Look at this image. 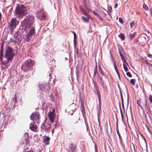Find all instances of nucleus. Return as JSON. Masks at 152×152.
Returning <instances> with one entry per match:
<instances>
[{
    "mask_svg": "<svg viewBox=\"0 0 152 152\" xmlns=\"http://www.w3.org/2000/svg\"><path fill=\"white\" fill-rule=\"evenodd\" d=\"M34 17L32 15L29 16L28 19H25L22 22L23 27L25 29H29V32L27 37V41L31 39L32 37L35 35V29L33 23Z\"/></svg>",
    "mask_w": 152,
    "mask_h": 152,
    "instance_id": "obj_1",
    "label": "nucleus"
},
{
    "mask_svg": "<svg viewBox=\"0 0 152 152\" xmlns=\"http://www.w3.org/2000/svg\"><path fill=\"white\" fill-rule=\"evenodd\" d=\"M15 55L12 49L8 46L6 49L5 54L3 58L1 59V63L3 64L8 63L9 61H11Z\"/></svg>",
    "mask_w": 152,
    "mask_h": 152,
    "instance_id": "obj_2",
    "label": "nucleus"
},
{
    "mask_svg": "<svg viewBox=\"0 0 152 152\" xmlns=\"http://www.w3.org/2000/svg\"><path fill=\"white\" fill-rule=\"evenodd\" d=\"M15 14L18 17H22L28 13L27 7L23 5H18L15 10Z\"/></svg>",
    "mask_w": 152,
    "mask_h": 152,
    "instance_id": "obj_3",
    "label": "nucleus"
},
{
    "mask_svg": "<svg viewBox=\"0 0 152 152\" xmlns=\"http://www.w3.org/2000/svg\"><path fill=\"white\" fill-rule=\"evenodd\" d=\"M137 103L138 105L142 109H143L142 106L144 107L147 113L148 114L150 113V107L149 106L147 105L145 99H144L141 100L139 99L137 101Z\"/></svg>",
    "mask_w": 152,
    "mask_h": 152,
    "instance_id": "obj_4",
    "label": "nucleus"
},
{
    "mask_svg": "<svg viewBox=\"0 0 152 152\" xmlns=\"http://www.w3.org/2000/svg\"><path fill=\"white\" fill-rule=\"evenodd\" d=\"M31 119L34 122L39 123V114L38 113L34 112L31 114Z\"/></svg>",
    "mask_w": 152,
    "mask_h": 152,
    "instance_id": "obj_5",
    "label": "nucleus"
},
{
    "mask_svg": "<svg viewBox=\"0 0 152 152\" xmlns=\"http://www.w3.org/2000/svg\"><path fill=\"white\" fill-rule=\"evenodd\" d=\"M16 20V19L15 18H12V19L10 26L12 31L14 30V28H15V26L18 24Z\"/></svg>",
    "mask_w": 152,
    "mask_h": 152,
    "instance_id": "obj_6",
    "label": "nucleus"
},
{
    "mask_svg": "<svg viewBox=\"0 0 152 152\" xmlns=\"http://www.w3.org/2000/svg\"><path fill=\"white\" fill-rule=\"evenodd\" d=\"M55 116V110L53 109L52 111L50 112L49 115V119L50 121L52 123H53L54 122V120Z\"/></svg>",
    "mask_w": 152,
    "mask_h": 152,
    "instance_id": "obj_7",
    "label": "nucleus"
},
{
    "mask_svg": "<svg viewBox=\"0 0 152 152\" xmlns=\"http://www.w3.org/2000/svg\"><path fill=\"white\" fill-rule=\"evenodd\" d=\"M48 85L47 84H44L42 83L39 84V88L41 91V92H46L47 89H48Z\"/></svg>",
    "mask_w": 152,
    "mask_h": 152,
    "instance_id": "obj_8",
    "label": "nucleus"
},
{
    "mask_svg": "<svg viewBox=\"0 0 152 152\" xmlns=\"http://www.w3.org/2000/svg\"><path fill=\"white\" fill-rule=\"evenodd\" d=\"M38 126V123L34 122V124L31 123L30 126V129L33 131H36Z\"/></svg>",
    "mask_w": 152,
    "mask_h": 152,
    "instance_id": "obj_9",
    "label": "nucleus"
},
{
    "mask_svg": "<svg viewBox=\"0 0 152 152\" xmlns=\"http://www.w3.org/2000/svg\"><path fill=\"white\" fill-rule=\"evenodd\" d=\"M29 62H27L24 63L22 65L21 69L24 72H26L28 70H29V69L31 68L30 67L28 66L27 65V63H29Z\"/></svg>",
    "mask_w": 152,
    "mask_h": 152,
    "instance_id": "obj_10",
    "label": "nucleus"
},
{
    "mask_svg": "<svg viewBox=\"0 0 152 152\" xmlns=\"http://www.w3.org/2000/svg\"><path fill=\"white\" fill-rule=\"evenodd\" d=\"M27 62H29V63H27V65L30 68H31V67L33 66L35 64V62L34 61L30 59L27 60L25 62L26 63Z\"/></svg>",
    "mask_w": 152,
    "mask_h": 152,
    "instance_id": "obj_11",
    "label": "nucleus"
},
{
    "mask_svg": "<svg viewBox=\"0 0 152 152\" xmlns=\"http://www.w3.org/2000/svg\"><path fill=\"white\" fill-rule=\"evenodd\" d=\"M76 148L75 146L73 144H71L69 147V152H75Z\"/></svg>",
    "mask_w": 152,
    "mask_h": 152,
    "instance_id": "obj_12",
    "label": "nucleus"
},
{
    "mask_svg": "<svg viewBox=\"0 0 152 152\" xmlns=\"http://www.w3.org/2000/svg\"><path fill=\"white\" fill-rule=\"evenodd\" d=\"M75 108V106L74 104H73L70 105L69 107L67 109V110L69 112H70L71 111L74 110Z\"/></svg>",
    "mask_w": 152,
    "mask_h": 152,
    "instance_id": "obj_13",
    "label": "nucleus"
},
{
    "mask_svg": "<svg viewBox=\"0 0 152 152\" xmlns=\"http://www.w3.org/2000/svg\"><path fill=\"white\" fill-rule=\"evenodd\" d=\"M99 72L100 73L101 75L103 76H105V75L104 74V72H103L102 69H101V67L100 66V65L99 66Z\"/></svg>",
    "mask_w": 152,
    "mask_h": 152,
    "instance_id": "obj_14",
    "label": "nucleus"
},
{
    "mask_svg": "<svg viewBox=\"0 0 152 152\" xmlns=\"http://www.w3.org/2000/svg\"><path fill=\"white\" fill-rule=\"evenodd\" d=\"M73 34L74 35V45H76V34L75 32H73Z\"/></svg>",
    "mask_w": 152,
    "mask_h": 152,
    "instance_id": "obj_15",
    "label": "nucleus"
},
{
    "mask_svg": "<svg viewBox=\"0 0 152 152\" xmlns=\"http://www.w3.org/2000/svg\"><path fill=\"white\" fill-rule=\"evenodd\" d=\"M97 95H98V99H99V106H100V108H101L100 104H101V98H100V94H99V92H98V93Z\"/></svg>",
    "mask_w": 152,
    "mask_h": 152,
    "instance_id": "obj_16",
    "label": "nucleus"
},
{
    "mask_svg": "<svg viewBox=\"0 0 152 152\" xmlns=\"http://www.w3.org/2000/svg\"><path fill=\"white\" fill-rule=\"evenodd\" d=\"M120 55L121 57V59L124 63V62L126 63V59L120 53Z\"/></svg>",
    "mask_w": 152,
    "mask_h": 152,
    "instance_id": "obj_17",
    "label": "nucleus"
},
{
    "mask_svg": "<svg viewBox=\"0 0 152 152\" xmlns=\"http://www.w3.org/2000/svg\"><path fill=\"white\" fill-rule=\"evenodd\" d=\"M82 18L83 20L85 22H87L88 21V17H85L84 16L82 17Z\"/></svg>",
    "mask_w": 152,
    "mask_h": 152,
    "instance_id": "obj_18",
    "label": "nucleus"
},
{
    "mask_svg": "<svg viewBox=\"0 0 152 152\" xmlns=\"http://www.w3.org/2000/svg\"><path fill=\"white\" fill-rule=\"evenodd\" d=\"M123 65L124 70L126 72L128 70V69L126 65L124 63H123Z\"/></svg>",
    "mask_w": 152,
    "mask_h": 152,
    "instance_id": "obj_19",
    "label": "nucleus"
},
{
    "mask_svg": "<svg viewBox=\"0 0 152 152\" xmlns=\"http://www.w3.org/2000/svg\"><path fill=\"white\" fill-rule=\"evenodd\" d=\"M119 37L121 38V39L124 40V36L122 34H121L119 35Z\"/></svg>",
    "mask_w": 152,
    "mask_h": 152,
    "instance_id": "obj_20",
    "label": "nucleus"
},
{
    "mask_svg": "<svg viewBox=\"0 0 152 152\" xmlns=\"http://www.w3.org/2000/svg\"><path fill=\"white\" fill-rule=\"evenodd\" d=\"M50 140V138L48 137H46L44 138V141L45 142H46L47 141H49Z\"/></svg>",
    "mask_w": 152,
    "mask_h": 152,
    "instance_id": "obj_21",
    "label": "nucleus"
},
{
    "mask_svg": "<svg viewBox=\"0 0 152 152\" xmlns=\"http://www.w3.org/2000/svg\"><path fill=\"white\" fill-rule=\"evenodd\" d=\"M143 8L145 10H148V7L145 4H144L143 5Z\"/></svg>",
    "mask_w": 152,
    "mask_h": 152,
    "instance_id": "obj_22",
    "label": "nucleus"
},
{
    "mask_svg": "<svg viewBox=\"0 0 152 152\" xmlns=\"http://www.w3.org/2000/svg\"><path fill=\"white\" fill-rule=\"evenodd\" d=\"M135 80L134 79H132L130 80V82L133 85H134L135 84Z\"/></svg>",
    "mask_w": 152,
    "mask_h": 152,
    "instance_id": "obj_23",
    "label": "nucleus"
},
{
    "mask_svg": "<svg viewBox=\"0 0 152 152\" xmlns=\"http://www.w3.org/2000/svg\"><path fill=\"white\" fill-rule=\"evenodd\" d=\"M51 128V126L50 124H48L46 126V130H49Z\"/></svg>",
    "mask_w": 152,
    "mask_h": 152,
    "instance_id": "obj_24",
    "label": "nucleus"
},
{
    "mask_svg": "<svg viewBox=\"0 0 152 152\" xmlns=\"http://www.w3.org/2000/svg\"><path fill=\"white\" fill-rule=\"evenodd\" d=\"M41 129H45L46 130V126L45 124H42L41 126Z\"/></svg>",
    "mask_w": 152,
    "mask_h": 152,
    "instance_id": "obj_25",
    "label": "nucleus"
},
{
    "mask_svg": "<svg viewBox=\"0 0 152 152\" xmlns=\"http://www.w3.org/2000/svg\"><path fill=\"white\" fill-rule=\"evenodd\" d=\"M97 72V67L96 65V66L94 68V75H95Z\"/></svg>",
    "mask_w": 152,
    "mask_h": 152,
    "instance_id": "obj_26",
    "label": "nucleus"
},
{
    "mask_svg": "<svg viewBox=\"0 0 152 152\" xmlns=\"http://www.w3.org/2000/svg\"><path fill=\"white\" fill-rule=\"evenodd\" d=\"M119 21L121 24H122L123 23V20L122 18L120 17L119 18Z\"/></svg>",
    "mask_w": 152,
    "mask_h": 152,
    "instance_id": "obj_27",
    "label": "nucleus"
},
{
    "mask_svg": "<svg viewBox=\"0 0 152 152\" xmlns=\"http://www.w3.org/2000/svg\"><path fill=\"white\" fill-rule=\"evenodd\" d=\"M126 74L129 77H132V75L130 72H128L126 73Z\"/></svg>",
    "mask_w": 152,
    "mask_h": 152,
    "instance_id": "obj_28",
    "label": "nucleus"
},
{
    "mask_svg": "<svg viewBox=\"0 0 152 152\" xmlns=\"http://www.w3.org/2000/svg\"><path fill=\"white\" fill-rule=\"evenodd\" d=\"M149 101L152 103V96L151 95H150L149 96Z\"/></svg>",
    "mask_w": 152,
    "mask_h": 152,
    "instance_id": "obj_29",
    "label": "nucleus"
},
{
    "mask_svg": "<svg viewBox=\"0 0 152 152\" xmlns=\"http://www.w3.org/2000/svg\"><path fill=\"white\" fill-rule=\"evenodd\" d=\"M2 55H3L2 52V51H1L0 53V59L1 61L2 58H3V57H2Z\"/></svg>",
    "mask_w": 152,
    "mask_h": 152,
    "instance_id": "obj_30",
    "label": "nucleus"
},
{
    "mask_svg": "<svg viewBox=\"0 0 152 152\" xmlns=\"http://www.w3.org/2000/svg\"><path fill=\"white\" fill-rule=\"evenodd\" d=\"M108 9L109 11L111 12L112 11V7H109Z\"/></svg>",
    "mask_w": 152,
    "mask_h": 152,
    "instance_id": "obj_31",
    "label": "nucleus"
},
{
    "mask_svg": "<svg viewBox=\"0 0 152 152\" xmlns=\"http://www.w3.org/2000/svg\"><path fill=\"white\" fill-rule=\"evenodd\" d=\"M134 23L133 22H131L130 23V25L131 27V28H132V26L134 25Z\"/></svg>",
    "mask_w": 152,
    "mask_h": 152,
    "instance_id": "obj_32",
    "label": "nucleus"
},
{
    "mask_svg": "<svg viewBox=\"0 0 152 152\" xmlns=\"http://www.w3.org/2000/svg\"><path fill=\"white\" fill-rule=\"evenodd\" d=\"M135 36V35L134 34H130V37L131 38H133Z\"/></svg>",
    "mask_w": 152,
    "mask_h": 152,
    "instance_id": "obj_33",
    "label": "nucleus"
},
{
    "mask_svg": "<svg viewBox=\"0 0 152 152\" xmlns=\"http://www.w3.org/2000/svg\"><path fill=\"white\" fill-rule=\"evenodd\" d=\"M25 135L26 136H27V137H26V140L28 139V134L27 133H25Z\"/></svg>",
    "mask_w": 152,
    "mask_h": 152,
    "instance_id": "obj_34",
    "label": "nucleus"
},
{
    "mask_svg": "<svg viewBox=\"0 0 152 152\" xmlns=\"http://www.w3.org/2000/svg\"><path fill=\"white\" fill-rule=\"evenodd\" d=\"M120 112H121V114L122 118V119H123V114L122 110L121 109L120 110Z\"/></svg>",
    "mask_w": 152,
    "mask_h": 152,
    "instance_id": "obj_35",
    "label": "nucleus"
},
{
    "mask_svg": "<svg viewBox=\"0 0 152 152\" xmlns=\"http://www.w3.org/2000/svg\"><path fill=\"white\" fill-rule=\"evenodd\" d=\"M120 112H121V114L122 118V119H123V114L122 110L121 109L120 110Z\"/></svg>",
    "mask_w": 152,
    "mask_h": 152,
    "instance_id": "obj_36",
    "label": "nucleus"
},
{
    "mask_svg": "<svg viewBox=\"0 0 152 152\" xmlns=\"http://www.w3.org/2000/svg\"><path fill=\"white\" fill-rule=\"evenodd\" d=\"M82 12L83 13V14L85 15H87V13L84 10Z\"/></svg>",
    "mask_w": 152,
    "mask_h": 152,
    "instance_id": "obj_37",
    "label": "nucleus"
},
{
    "mask_svg": "<svg viewBox=\"0 0 152 152\" xmlns=\"http://www.w3.org/2000/svg\"><path fill=\"white\" fill-rule=\"evenodd\" d=\"M114 68H115V71H116V72H117V74H118V75H118V71H117V69H116V67L115 66V65H114Z\"/></svg>",
    "mask_w": 152,
    "mask_h": 152,
    "instance_id": "obj_38",
    "label": "nucleus"
},
{
    "mask_svg": "<svg viewBox=\"0 0 152 152\" xmlns=\"http://www.w3.org/2000/svg\"><path fill=\"white\" fill-rule=\"evenodd\" d=\"M80 10H81L82 12L84 10L83 8L82 7H80Z\"/></svg>",
    "mask_w": 152,
    "mask_h": 152,
    "instance_id": "obj_39",
    "label": "nucleus"
},
{
    "mask_svg": "<svg viewBox=\"0 0 152 152\" xmlns=\"http://www.w3.org/2000/svg\"><path fill=\"white\" fill-rule=\"evenodd\" d=\"M93 12L94 13V14L95 15H98L94 11H93Z\"/></svg>",
    "mask_w": 152,
    "mask_h": 152,
    "instance_id": "obj_40",
    "label": "nucleus"
},
{
    "mask_svg": "<svg viewBox=\"0 0 152 152\" xmlns=\"http://www.w3.org/2000/svg\"><path fill=\"white\" fill-rule=\"evenodd\" d=\"M118 6V4H115L114 5V7L116 8Z\"/></svg>",
    "mask_w": 152,
    "mask_h": 152,
    "instance_id": "obj_41",
    "label": "nucleus"
},
{
    "mask_svg": "<svg viewBox=\"0 0 152 152\" xmlns=\"http://www.w3.org/2000/svg\"><path fill=\"white\" fill-rule=\"evenodd\" d=\"M26 152H33V151H26Z\"/></svg>",
    "mask_w": 152,
    "mask_h": 152,
    "instance_id": "obj_42",
    "label": "nucleus"
},
{
    "mask_svg": "<svg viewBox=\"0 0 152 152\" xmlns=\"http://www.w3.org/2000/svg\"><path fill=\"white\" fill-rule=\"evenodd\" d=\"M117 133H118V135H119V132H118V131H117Z\"/></svg>",
    "mask_w": 152,
    "mask_h": 152,
    "instance_id": "obj_43",
    "label": "nucleus"
}]
</instances>
